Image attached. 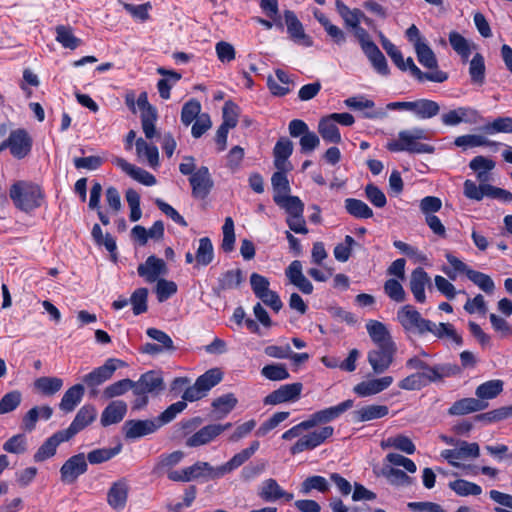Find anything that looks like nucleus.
Returning <instances> with one entry per match:
<instances>
[{
  "instance_id": "nucleus-1",
  "label": "nucleus",
  "mask_w": 512,
  "mask_h": 512,
  "mask_svg": "<svg viewBox=\"0 0 512 512\" xmlns=\"http://www.w3.org/2000/svg\"><path fill=\"white\" fill-rule=\"evenodd\" d=\"M427 139L426 133L421 128L412 130H402L398 133V139L387 143L386 148L391 152H409L416 154H430L434 152V147L420 142Z\"/></svg>"
},
{
  "instance_id": "nucleus-2",
  "label": "nucleus",
  "mask_w": 512,
  "mask_h": 512,
  "mask_svg": "<svg viewBox=\"0 0 512 512\" xmlns=\"http://www.w3.org/2000/svg\"><path fill=\"white\" fill-rule=\"evenodd\" d=\"M9 196L16 208L23 212H30L41 205L43 193L36 184L18 181L10 187Z\"/></svg>"
},
{
  "instance_id": "nucleus-3",
  "label": "nucleus",
  "mask_w": 512,
  "mask_h": 512,
  "mask_svg": "<svg viewBox=\"0 0 512 512\" xmlns=\"http://www.w3.org/2000/svg\"><path fill=\"white\" fill-rule=\"evenodd\" d=\"M222 380V373L214 368L199 376L192 386H189L183 393L185 401L194 402L202 399L207 393Z\"/></svg>"
},
{
  "instance_id": "nucleus-4",
  "label": "nucleus",
  "mask_w": 512,
  "mask_h": 512,
  "mask_svg": "<svg viewBox=\"0 0 512 512\" xmlns=\"http://www.w3.org/2000/svg\"><path fill=\"white\" fill-rule=\"evenodd\" d=\"M397 320L404 330L419 335L428 333V329L431 326V321L423 318L412 305L401 307L397 312Z\"/></svg>"
},
{
  "instance_id": "nucleus-5",
  "label": "nucleus",
  "mask_w": 512,
  "mask_h": 512,
  "mask_svg": "<svg viewBox=\"0 0 512 512\" xmlns=\"http://www.w3.org/2000/svg\"><path fill=\"white\" fill-rule=\"evenodd\" d=\"M334 434L332 426H323L306 435L301 436L290 448L292 455L299 454L304 451L314 450L320 445L324 444L327 439L331 438Z\"/></svg>"
},
{
  "instance_id": "nucleus-6",
  "label": "nucleus",
  "mask_w": 512,
  "mask_h": 512,
  "mask_svg": "<svg viewBox=\"0 0 512 512\" xmlns=\"http://www.w3.org/2000/svg\"><path fill=\"white\" fill-rule=\"evenodd\" d=\"M396 345L374 347L367 353V361L375 374L387 371L394 361Z\"/></svg>"
},
{
  "instance_id": "nucleus-7",
  "label": "nucleus",
  "mask_w": 512,
  "mask_h": 512,
  "mask_svg": "<svg viewBox=\"0 0 512 512\" xmlns=\"http://www.w3.org/2000/svg\"><path fill=\"white\" fill-rule=\"evenodd\" d=\"M481 120L480 113L468 106H461L449 110L441 115V122L444 126H457L461 123L476 124Z\"/></svg>"
},
{
  "instance_id": "nucleus-8",
  "label": "nucleus",
  "mask_w": 512,
  "mask_h": 512,
  "mask_svg": "<svg viewBox=\"0 0 512 512\" xmlns=\"http://www.w3.org/2000/svg\"><path fill=\"white\" fill-rule=\"evenodd\" d=\"M303 389L300 382L281 385L278 389L269 393L263 400L265 405H278L297 401Z\"/></svg>"
},
{
  "instance_id": "nucleus-9",
  "label": "nucleus",
  "mask_w": 512,
  "mask_h": 512,
  "mask_svg": "<svg viewBox=\"0 0 512 512\" xmlns=\"http://www.w3.org/2000/svg\"><path fill=\"white\" fill-rule=\"evenodd\" d=\"M122 365L123 362L121 360L109 358L102 366L97 367L90 373L86 374L83 377V382L88 387H98L105 381L109 380L112 377L113 373Z\"/></svg>"
},
{
  "instance_id": "nucleus-10",
  "label": "nucleus",
  "mask_w": 512,
  "mask_h": 512,
  "mask_svg": "<svg viewBox=\"0 0 512 512\" xmlns=\"http://www.w3.org/2000/svg\"><path fill=\"white\" fill-rule=\"evenodd\" d=\"M461 373V367L455 363H439L433 366L427 365L419 374L425 385L442 381L444 378L454 377Z\"/></svg>"
},
{
  "instance_id": "nucleus-11",
  "label": "nucleus",
  "mask_w": 512,
  "mask_h": 512,
  "mask_svg": "<svg viewBox=\"0 0 512 512\" xmlns=\"http://www.w3.org/2000/svg\"><path fill=\"white\" fill-rule=\"evenodd\" d=\"M353 406L354 401L352 399H347L335 406L327 407L314 412L309 416L308 421L311 428H314L317 425L326 424L339 418L343 413L351 409Z\"/></svg>"
},
{
  "instance_id": "nucleus-12",
  "label": "nucleus",
  "mask_w": 512,
  "mask_h": 512,
  "mask_svg": "<svg viewBox=\"0 0 512 512\" xmlns=\"http://www.w3.org/2000/svg\"><path fill=\"white\" fill-rule=\"evenodd\" d=\"M189 183L192 188V196L197 199H205L214 186V181L206 166L198 168L196 172L189 177Z\"/></svg>"
},
{
  "instance_id": "nucleus-13",
  "label": "nucleus",
  "mask_w": 512,
  "mask_h": 512,
  "mask_svg": "<svg viewBox=\"0 0 512 512\" xmlns=\"http://www.w3.org/2000/svg\"><path fill=\"white\" fill-rule=\"evenodd\" d=\"M87 469L88 464L83 453L71 456L60 468L61 481L72 484L80 475L86 473Z\"/></svg>"
},
{
  "instance_id": "nucleus-14",
  "label": "nucleus",
  "mask_w": 512,
  "mask_h": 512,
  "mask_svg": "<svg viewBox=\"0 0 512 512\" xmlns=\"http://www.w3.org/2000/svg\"><path fill=\"white\" fill-rule=\"evenodd\" d=\"M130 484L126 478H120L114 481L107 491V503L116 511H121L126 507Z\"/></svg>"
},
{
  "instance_id": "nucleus-15",
  "label": "nucleus",
  "mask_w": 512,
  "mask_h": 512,
  "mask_svg": "<svg viewBox=\"0 0 512 512\" xmlns=\"http://www.w3.org/2000/svg\"><path fill=\"white\" fill-rule=\"evenodd\" d=\"M232 427L231 423L226 424H210L202 427L199 431L190 436L186 445L188 447H198L210 443L225 430Z\"/></svg>"
},
{
  "instance_id": "nucleus-16",
  "label": "nucleus",
  "mask_w": 512,
  "mask_h": 512,
  "mask_svg": "<svg viewBox=\"0 0 512 512\" xmlns=\"http://www.w3.org/2000/svg\"><path fill=\"white\" fill-rule=\"evenodd\" d=\"M137 273L146 282L154 283L160 280V276L166 275L167 266L163 259L151 255L138 266Z\"/></svg>"
},
{
  "instance_id": "nucleus-17",
  "label": "nucleus",
  "mask_w": 512,
  "mask_h": 512,
  "mask_svg": "<svg viewBox=\"0 0 512 512\" xmlns=\"http://www.w3.org/2000/svg\"><path fill=\"white\" fill-rule=\"evenodd\" d=\"M122 429L126 439L136 440L156 432L159 429V425L155 419L128 420L124 423Z\"/></svg>"
},
{
  "instance_id": "nucleus-18",
  "label": "nucleus",
  "mask_w": 512,
  "mask_h": 512,
  "mask_svg": "<svg viewBox=\"0 0 512 512\" xmlns=\"http://www.w3.org/2000/svg\"><path fill=\"white\" fill-rule=\"evenodd\" d=\"M258 496L264 501V502H276L280 499L285 500L286 502H289L293 500L294 495L292 493H289L285 491L275 479L269 478L264 480L259 489H258Z\"/></svg>"
},
{
  "instance_id": "nucleus-19",
  "label": "nucleus",
  "mask_w": 512,
  "mask_h": 512,
  "mask_svg": "<svg viewBox=\"0 0 512 512\" xmlns=\"http://www.w3.org/2000/svg\"><path fill=\"white\" fill-rule=\"evenodd\" d=\"M163 390V377L158 371L146 372L139 378L137 382H134V393L158 394Z\"/></svg>"
},
{
  "instance_id": "nucleus-20",
  "label": "nucleus",
  "mask_w": 512,
  "mask_h": 512,
  "mask_svg": "<svg viewBox=\"0 0 512 512\" xmlns=\"http://www.w3.org/2000/svg\"><path fill=\"white\" fill-rule=\"evenodd\" d=\"M96 416L97 411L93 405H84L79 409L69 427L63 431L71 439L78 432L91 424L96 419Z\"/></svg>"
},
{
  "instance_id": "nucleus-21",
  "label": "nucleus",
  "mask_w": 512,
  "mask_h": 512,
  "mask_svg": "<svg viewBox=\"0 0 512 512\" xmlns=\"http://www.w3.org/2000/svg\"><path fill=\"white\" fill-rule=\"evenodd\" d=\"M11 155L17 159L25 158L32 149V138L25 129H16L10 133Z\"/></svg>"
},
{
  "instance_id": "nucleus-22",
  "label": "nucleus",
  "mask_w": 512,
  "mask_h": 512,
  "mask_svg": "<svg viewBox=\"0 0 512 512\" xmlns=\"http://www.w3.org/2000/svg\"><path fill=\"white\" fill-rule=\"evenodd\" d=\"M366 330L375 347L396 345L384 323L378 320H368Z\"/></svg>"
},
{
  "instance_id": "nucleus-23",
  "label": "nucleus",
  "mask_w": 512,
  "mask_h": 512,
  "mask_svg": "<svg viewBox=\"0 0 512 512\" xmlns=\"http://www.w3.org/2000/svg\"><path fill=\"white\" fill-rule=\"evenodd\" d=\"M394 379L392 376H383L367 381L358 383L353 391L360 397H368L376 395L386 390L393 383Z\"/></svg>"
},
{
  "instance_id": "nucleus-24",
  "label": "nucleus",
  "mask_w": 512,
  "mask_h": 512,
  "mask_svg": "<svg viewBox=\"0 0 512 512\" xmlns=\"http://www.w3.org/2000/svg\"><path fill=\"white\" fill-rule=\"evenodd\" d=\"M285 275L289 282L297 287L302 293L311 294L313 292L312 283L303 274L301 261H292L286 268Z\"/></svg>"
},
{
  "instance_id": "nucleus-25",
  "label": "nucleus",
  "mask_w": 512,
  "mask_h": 512,
  "mask_svg": "<svg viewBox=\"0 0 512 512\" xmlns=\"http://www.w3.org/2000/svg\"><path fill=\"white\" fill-rule=\"evenodd\" d=\"M430 284L428 273L422 268H415L410 275L409 288L418 303L426 301L425 288Z\"/></svg>"
},
{
  "instance_id": "nucleus-26",
  "label": "nucleus",
  "mask_w": 512,
  "mask_h": 512,
  "mask_svg": "<svg viewBox=\"0 0 512 512\" xmlns=\"http://www.w3.org/2000/svg\"><path fill=\"white\" fill-rule=\"evenodd\" d=\"M70 440L63 430L57 431L50 436L46 441L38 448L34 454L35 462H42L51 457L56 453L58 445L63 442Z\"/></svg>"
},
{
  "instance_id": "nucleus-27",
  "label": "nucleus",
  "mask_w": 512,
  "mask_h": 512,
  "mask_svg": "<svg viewBox=\"0 0 512 512\" xmlns=\"http://www.w3.org/2000/svg\"><path fill=\"white\" fill-rule=\"evenodd\" d=\"M186 470L189 482L195 480L208 481L220 478L218 466L214 467L204 461H197L193 465L186 467Z\"/></svg>"
},
{
  "instance_id": "nucleus-28",
  "label": "nucleus",
  "mask_w": 512,
  "mask_h": 512,
  "mask_svg": "<svg viewBox=\"0 0 512 512\" xmlns=\"http://www.w3.org/2000/svg\"><path fill=\"white\" fill-rule=\"evenodd\" d=\"M488 403L486 401L478 400L477 398H462L455 401L448 409L450 416H462L473 412H478L486 409Z\"/></svg>"
},
{
  "instance_id": "nucleus-29",
  "label": "nucleus",
  "mask_w": 512,
  "mask_h": 512,
  "mask_svg": "<svg viewBox=\"0 0 512 512\" xmlns=\"http://www.w3.org/2000/svg\"><path fill=\"white\" fill-rule=\"evenodd\" d=\"M293 152V143L288 138H281L277 141L273 149L274 166L276 169L291 170L292 166L288 158Z\"/></svg>"
},
{
  "instance_id": "nucleus-30",
  "label": "nucleus",
  "mask_w": 512,
  "mask_h": 512,
  "mask_svg": "<svg viewBox=\"0 0 512 512\" xmlns=\"http://www.w3.org/2000/svg\"><path fill=\"white\" fill-rule=\"evenodd\" d=\"M127 413V404L122 400H115L102 411L100 422L104 427L119 423Z\"/></svg>"
},
{
  "instance_id": "nucleus-31",
  "label": "nucleus",
  "mask_w": 512,
  "mask_h": 512,
  "mask_svg": "<svg viewBox=\"0 0 512 512\" xmlns=\"http://www.w3.org/2000/svg\"><path fill=\"white\" fill-rule=\"evenodd\" d=\"M389 409L385 405H367L351 413V420L354 423H362L387 416Z\"/></svg>"
},
{
  "instance_id": "nucleus-32",
  "label": "nucleus",
  "mask_w": 512,
  "mask_h": 512,
  "mask_svg": "<svg viewBox=\"0 0 512 512\" xmlns=\"http://www.w3.org/2000/svg\"><path fill=\"white\" fill-rule=\"evenodd\" d=\"M285 22L287 25V31L290 37L297 43L303 44L304 46H311L312 41L309 36L304 32L303 25L298 20L294 12H285Z\"/></svg>"
},
{
  "instance_id": "nucleus-33",
  "label": "nucleus",
  "mask_w": 512,
  "mask_h": 512,
  "mask_svg": "<svg viewBox=\"0 0 512 512\" xmlns=\"http://www.w3.org/2000/svg\"><path fill=\"white\" fill-rule=\"evenodd\" d=\"M405 65L407 66V70H409L410 74L417 79L419 82H423L425 80L442 83L448 79V74L441 70H435L431 72H422L414 63L411 57H408L405 60Z\"/></svg>"
},
{
  "instance_id": "nucleus-34",
  "label": "nucleus",
  "mask_w": 512,
  "mask_h": 512,
  "mask_svg": "<svg viewBox=\"0 0 512 512\" xmlns=\"http://www.w3.org/2000/svg\"><path fill=\"white\" fill-rule=\"evenodd\" d=\"M411 112L419 119H430L439 114L440 106L430 99H418L412 101Z\"/></svg>"
},
{
  "instance_id": "nucleus-35",
  "label": "nucleus",
  "mask_w": 512,
  "mask_h": 512,
  "mask_svg": "<svg viewBox=\"0 0 512 512\" xmlns=\"http://www.w3.org/2000/svg\"><path fill=\"white\" fill-rule=\"evenodd\" d=\"M83 395L84 386L82 384H75L64 393L59 408L64 412H72L81 402Z\"/></svg>"
},
{
  "instance_id": "nucleus-36",
  "label": "nucleus",
  "mask_w": 512,
  "mask_h": 512,
  "mask_svg": "<svg viewBox=\"0 0 512 512\" xmlns=\"http://www.w3.org/2000/svg\"><path fill=\"white\" fill-rule=\"evenodd\" d=\"M364 54L367 56V58L371 62L372 67L379 74H381L383 76L389 75L390 70H389L386 58L376 44L375 45L367 44Z\"/></svg>"
},
{
  "instance_id": "nucleus-37",
  "label": "nucleus",
  "mask_w": 512,
  "mask_h": 512,
  "mask_svg": "<svg viewBox=\"0 0 512 512\" xmlns=\"http://www.w3.org/2000/svg\"><path fill=\"white\" fill-rule=\"evenodd\" d=\"M318 131L321 137L333 144H339L341 142V134L335 121L332 120L331 116H326L319 121Z\"/></svg>"
},
{
  "instance_id": "nucleus-38",
  "label": "nucleus",
  "mask_w": 512,
  "mask_h": 512,
  "mask_svg": "<svg viewBox=\"0 0 512 512\" xmlns=\"http://www.w3.org/2000/svg\"><path fill=\"white\" fill-rule=\"evenodd\" d=\"M504 382L500 379H493L480 384L475 395L478 400L485 401L496 398L503 391Z\"/></svg>"
},
{
  "instance_id": "nucleus-39",
  "label": "nucleus",
  "mask_w": 512,
  "mask_h": 512,
  "mask_svg": "<svg viewBox=\"0 0 512 512\" xmlns=\"http://www.w3.org/2000/svg\"><path fill=\"white\" fill-rule=\"evenodd\" d=\"M273 200L278 206L286 210L288 216L300 215L304 212V204L297 196L274 195Z\"/></svg>"
},
{
  "instance_id": "nucleus-40",
  "label": "nucleus",
  "mask_w": 512,
  "mask_h": 512,
  "mask_svg": "<svg viewBox=\"0 0 512 512\" xmlns=\"http://www.w3.org/2000/svg\"><path fill=\"white\" fill-rule=\"evenodd\" d=\"M136 153L139 158H146L150 167L159 165V151L153 144H148L144 139L138 138L135 141Z\"/></svg>"
},
{
  "instance_id": "nucleus-41",
  "label": "nucleus",
  "mask_w": 512,
  "mask_h": 512,
  "mask_svg": "<svg viewBox=\"0 0 512 512\" xmlns=\"http://www.w3.org/2000/svg\"><path fill=\"white\" fill-rule=\"evenodd\" d=\"M428 329V333L433 334L438 339L449 338L457 345H462V337L456 332L454 326L450 323H439L436 324L431 321V326Z\"/></svg>"
},
{
  "instance_id": "nucleus-42",
  "label": "nucleus",
  "mask_w": 512,
  "mask_h": 512,
  "mask_svg": "<svg viewBox=\"0 0 512 512\" xmlns=\"http://www.w3.org/2000/svg\"><path fill=\"white\" fill-rule=\"evenodd\" d=\"M238 400L232 393L221 395L213 400L212 407L217 419L227 416L237 405Z\"/></svg>"
},
{
  "instance_id": "nucleus-43",
  "label": "nucleus",
  "mask_w": 512,
  "mask_h": 512,
  "mask_svg": "<svg viewBox=\"0 0 512 512\" xmlns=\"http://www.w3.org/2000/svg\"><path fill=\"white\" fill-rule=\"evenodd\" d=\"M418 62L425 68L433 71L438 69V61L435 53L427 42L419 43L414 48Z\"/></svg>"
},
{
  "instance_id": "nucleus-44",
  "label": "nucleus",
  "mask_w": 512,
  "mask_h": 512,
  "mask_svg": "<svg viewBox=\"0 0 512 512\" xmlns=\"http://www.w3.org/2000/svg\"><path fill=\"white\" fill-rule=\"evenodd\" d=\"M63 386V380L58 377H39L34 381L36 390L46 396H51L57 393Z\"/></svg>"
},
{
  "instance_id": "nucleus-45",
  "label": "nucleus",
  "mask_w": 512,
  "mask_h": 512,
  "mask_svg": "<svg viewBox=\"0 0 512 512\" xmlns=\"http://www.w3.org/2000/svg\"><path fill=\"white\" fill-rule=\"evenodd\" d=\"M381 447L383 449L392 447L409 455L413 454L416 450V447L412 440L409 437L402 434L396 435L394 437H389L386 440H383L381 442Z\"/></svg>"
},
{
  "instance_id": "nucleus-46",
  "label": "nucleus",
  "mask_w": 512,
  "mask_h": 512,
  "mask_svg": "<svg viewBox=\"0 0 512 512\" xmlns=\"http://www.w3.org/2000/svg\"><path fill=\"white\" fill-rule=\"evenodd\" d=\"M346 211L355 218L368 219L373 216L372 209L362 200L347 198L345 200Z\"/></svg>"
},
{
  "instance_id": "nucleus-47",
  "label": "nucleus",
  "mask_w": 512,
  "mask_h": 512,
  "mask_svg": "<svg viewBox=\"0 0 512 512\" xmlns=\"http://www.w3.org/2000/svg\"><path fill=\"white\" fill-rule=\"evenodd\" d=\"M380 475L383 476L391 485L394 486H408L412 483V478L404 471L385 466L381 469Z\"/></svg>"
},
{
  "instance_id": "nucleus-48",
  "label": "nucleus",
  "mask_w": 512,
  "mask_h": 512,
  "mask_svg": "<svg viewBox=\"0 0 512 512\" xmlns=\"http://www.w3.org/2000/svg\"><path fill=\"white\" fill-rule=\"evenodd\" d=\"M454 144L457 147H461L464 149L470 148V147H479V146H497L498 143L492 142L488 140L486 137L482 135H476V134H467V135H461L455 138Z\"/></svg>"
},
{
  "instance_id": "nucleus-49",
  "label": "nucleus",
  "mask_w": 512,
  "mask_h": 512,
  "mask_svg": "<svg viewBox=\"0 0 512 512\" xmlns=\"http://www.w3.org/2000/svg\"><path fill=\"white\" fill-rule=\"evenodd\" d=\"M312 490H316L320 493H326L329 491V483L325 477L314 475L307 477L300 486V493L308 495Z\"/></svg>"
},
{
  "instance_id": "nucleus-50",
  "label": "nucleus",
  "mask_w": 512,
  "mask_h": 512,
  "mask_svg": "<svg viewBox=\"0 0 512 512\" xmlns=\"http://www.w3.org/2000/svg\"><path fill=\"white\" fill-rule=\"evenodd\" d=\"M480 130L487 135H494L497 133H512V118L498 117L492 122L482 126Z\"/></svg>"
},
{
  "instance_id": "nucleus-51",
  "label": "nucleus",
  "mask_w": 512,
  "mask_h": 512,
  "mask_svg": "<svg viewBox=\"0 0 512 512\" xmlns=\"http://www.w3.org/2000/svg\"><path fill=\"white\" fill-rule=\"evenodd\" d=\"M214 258V248L208 237L199 239V246L196 251L195 259L198 265L207 266Z\"/></svg>"
},
{
  "instance_id": "nucleus-52",
  "label": "nucleus",
  "mask_w": 512,
  "mask_h": 512,
  "mask_svg": "<svg viewBox=\"0 0 512 512\" xmlns=\"http://www.w3.org/2000/svg\"><path fill=\"white\" fill-rule=\"evenodd\" d=\"M449 43L463 62H467L471 54L469 42L460 33L452 31L449 33Z\"/></svg>"
},
{
  "instance_id": "nucleus-53",
  "label": "nucleus",
  "mask_w": 512,
  "mask_h": 512,
  "mask_svg": "<svg viewBox=\"0 0 512 512\" xmlns=\"http://www.w3.org/2000/svg\"><path fill=\"white\" fill-rule=\"evenodd\" d=\"M56 40L64 47L71 50L76 49L80 44L81 40L74 36L71 27L65 25H59L55 28Z\"/></svg>"
},
{
  "instance_id": "nucleus-54",
  "label": "nucleus",
  "mask_w": 512,
  "mask_h": 512,
  "mask_svg": "<svg viewBox=\"0 0 512 512\" xmlns=\"http://www.w3.org/2000/svg\"><path fill=\"white\" fill-rule=\"evenodd\" d=\"M449 487L459 496H478L482 493V488L473 482L464 479H458L449 483Z\"/></svg>"
},
{
  "instance_id": "nucleus-55",
  "label": "nucleus",
  "mask_w": 512,
  "mask_h": 512,
  "mask_svg": "<svg viewBox=\"0 0 512 512\" xmlns=\"http://www.w3.org/2000/svg\"><path fill=\"white\" fill-rule=\"evenodd\" d=\"M243 281L241 269H232L224 272L218 279L221 290H231L239 287Z\"/></svg>"
},
{
  "instance_id": "nucleus-56",
  "label": "nucleus",
  "mask_w": 512,
  "mask_h": 512,
  "mask_svg": "<svg viewBox=\"0 0 512 512\" xmlns=\"http://www.w3.org/2000/svg\"><path fill=\"white\" fill-rule=\"evenodd\" d=\"M445 257L452 268L443 267L442 271L451 280H455L457 278L458 273H464L468 277V271L473 270L469 268L463 261L452 255L451 253H447Z\"/></svg>"
},
{
  "instance_id": "nucleus-57",
  "label": "nucleus",
  "mask_w": 512,
  "mask_h": 512,
  "mask_svg": "<svg viewBox=\"0 0 512 512\" xmlns=\"http://www.w3.org/2000/svg\"><path fill=\"white\" fill-rule=\"evenodd\" d=\"M121 451V446L118 445L114 448H99L92 450L87 455V461L90 464H101L103 462H106L113 457H115L117 454H119Z\"/></svg>"
},
{
  "instance_id": "nucleus-58",
  "label": "nucleus",
  "mask_w": 512,
  "mask_h": 512,
  "mask_svg": "<svg viewBox=\"0 0 512 512\" xmlns=\"http://www.w3.org/2000/svg\"><path fill=\"white\" fill-rule=\"evenodd\" d=\"M385 294L394 302L402 303L406 300L405 290L399 280L390 278L383 286Z\"/></svg>"
},
{
  "instance_id": "nucleus-59",
  "label": "nucleus",
  "mask_w": 512,
  "mask_h": 512,
  "mask_svg": "<svg viewBox=\"0 0 512 512\" xmlns=\"http://www.w3.org/2000/svg\"><path fill=\"white\" fill-rule=\"evenodd\" d=\"M471 81L475 84H483L485 79V63L481 54L474 55L469 65Z\"/></svg>"
},
{
  "instance_id": "nucleus-60",
  "label": "nucleus",
  "mask_w": 512,
  "mask_h": 512,
  "mask_svg": "<svg viewBox=\"0 0 512 512\" xmlns=\"http://www.w3.org/2000/svg\"><path fill=\"white\" fill-rule=\"evenodd\" d=\"M201 104L196 99H190L186 102L181 110V122L185 126H189L195 121L201 114Z\"/></svg>"
},
{
  "instance_id": "nucleus-61",
  "label": "nucleus",
  "mask_w": 512,
  "mask_h": 512,
  "mask_svg": "<svg viewBox=\"0 0 512 512\" xmlns=\"http://www.w3.org/2000/svg\"><path fill=\"white\" fill-rule=\"evenodd\" d=\"M290 415L288 411L274 413L270 418L264 421L256 431V436L263 437L271 430L275 429L280 423L285 421Z\"/></svg>"
},
{
  "instance_id": "nucleus-62",
  "label": "nucleus",
  "mask_w": 512,
  "mask_h": 512,
  "mask_svg": "<svg viewBox=\"0 0 512 512\" xmlns=\"http://www.w3.org/2000/svg\"><path fill=\"white\" fill-rule=\"evenodd\" d=\"M147 298H148V289L147 288H138L132 293V295L129 299V303L132 305V310H133L134 315H140L147 311V309H148Z\"/></svg>"
},
{
  "instance_id": "nucleus-63",
  "label": "nucleus",
  "mask_w": 512,
  "mask_h": 512,
  "mask_svg": "<svg viewBox=\"0 0 512 512\" xmlns=\"http://www.w3.org/2000/svg\"><path fill=\"white\" fill-rule=\"evenodd\" d=\"M22 401V394L18 390L6 393L0 399V415L10 413L18 408Z\"/></svg>"
},
{
  "instance_id": "nucleus-64",
  "label": "nucleus",
  "mask_w": 512,
  "mask_h": 512,
  "mask_svg": "<svg viewBox=\"0 0 512 512\" xmlns=\"http://www.w3.org/2000/svg\"><path fill=\"white\" fill-rule=\"evenodd\" d=\"M261 375L271 381L286 380L290 374L284 364H269L261 369Z\"/></svg>"
}]
</instances>
